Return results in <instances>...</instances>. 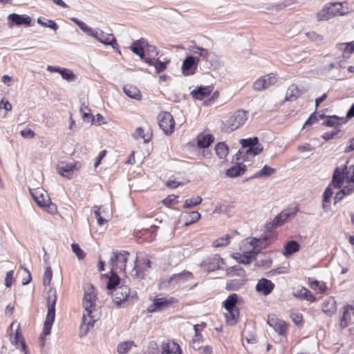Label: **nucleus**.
<instances>
[{"label":"nucleus","instance_id":"obj_1","mask_svg":"<svg viewBox=\"0 0 354 354\" xmlns=\"http://www.w3.org/2000/svg\"><path fill=\"white\" fill-rule=\"evenodd\" d=\"M241 148L234 156L233 160L236 165L226 171L229 177H236L241 175L246 170L248 165H250L252 159L260 154L263 149V146L259 143L257 138L241 139L240 140Z\"/></svg>","mask_w":354,"mask_h":354},{"label":"nucleus","instance_id":"obj_2","mask_svg":"<svg viewBox=\"0 0 354 354\" xmlns=\"http://www.w3.org/2000/svg\"><path fill=\"white\" fill-rule=\"evenodd\" d=\"M129 253L126 251L113 252L109 266H110V275H103L104 279L107 280L106 288L111 289L115 285L120 284V277L118 272L125 270L126 263L128 260Z\"/></svg>","mask_w":354,"mask_h":354},{"label":"nucleus","instance_id":"obj_3","mask_svg":"<svg viewBox=\"0 0 354 354\" xmlns=\"http://www.w3.org/2000/svg\"><path fill=\"white\" fill-rule=\"evenodd\" d=\"M96 301V295L92 288H88L85 291L83 299V306L85 312L82 316V323L80 326V335H86L92 328L95 322V319L93 317L92 313L95 310Z\"/></svg>","mask_w":354,"mask_h":354},{"label":"nucleus","instance_id":"obj_4","mask_svg":"<svg viewBox=\"0 0 354 354\" xmlns=\"http://www.w3.org/2000/svg\"><path fill=\"white\" fill-rule=\"evenodd\" d=\"M192 278L193 274L189 271L174 274L171 277H163L159 283V288L167 290L178 288L183 287L186 281L192 279Z\"/></svg>","mask_w":354,"mask_h":354},{"label":"nucleus","instance_id":"obj_5","mask_svg":"<svg viewBox=\"0 0 354 354\" xmlns=\"http://www.w3.org/2000/svg\"><path fill=\"white\" fill-rule=\"evenodd\" d=\"M57 298L56 290L55 288H50L48 292L47 297L48 312L42 332V335L44 336H47L50 334L51 328L55 322Z\"/></svg>","mask_w":354,"mask_h":354},{"label":"nucleus","instance_id":"obj_6","mask_svg":"<svg viewBox=\"0 0 354 354\" xmlns=\"http://www.w3.org/2000/svg\"><path fill=\"white\" fill-rule=\"evenodd\" d=\"M346 3H328L317 12V18L319 21L328 20L336 15H344L348 12V8L345 7Z\"/></svg>","mask_w":354,"mask_h":354},{"label":"nucleus","instance_id":"obj_7","mask_svg":"<svg viewBox=\"0 0 354 354\" xmlns=\"http://www.w3.org/2000/svg\"><path fill=\"white\" fill-rule=\"evenodd\" d=\"M30 192L37 204L41 208L50 214H54L57 212L56 205L50 201L48 194L43 188L30 189Z\"/></svg>","mask_w":354,"mask_h":354},{"label":"nucleus","instance_id":"obj_8","mask_svg":"<svg viewBox=\"0 0 354 354\" xmlns=\"http://www.w3.org/2000/svg\"><path fill=\"white\" fill-rule=\"evenodd\" d=\"M118 285H115L114 288L109 290H113L111 295L113 302L118 307H124L129 304L130 300L135 298L136 293V292H131L127 286L122 285L118 287Z\"/></svg>","mask_w":354,"mask_h":354},{"label":"nucleus","instance_id":"obj_9","mask_svg":"<svg viewBox=\"0 0 354 354\" xmlns=\"http://www.w3.org/2000/svg\"><path fill=\"white\" fill-rule=\"evenodd\" d=\"M268 238H248L245 239L241 245V250L243 253L248 254H252L254 258L255 256L259 253L260 250L268 246Z\"/></svg>","mask_w":354,"mask_h":354},{"label":"nucleus","instance_id":"obj_10","mask_svg":"<svg viewBox=\"0 0 354 354\" xmlns=\"http://www.w3.org/2000/svg\"><path fill=\"white\" fill-rule=\"evenodd\" d=\"M344 182H354V165L349 167H337L333 177V184L336 188L342 187Z\"/></svg>","mask_w":354,"mask_h":354},{"label":"nucleus","instance_id":"obj_11","mask_svg":"<svg viewBox=\"0 0 354 354\" xmlns=\"http://www.w3.org/2000/svg\"><path fill=\"white\" fill-rule=\"evenodd\" d=\"M248 120V112L238 110L225 122V126L228 131H233L241 127Z\"/></svg>","mask_w":354,"mask_h":354},{"label":"nucleus","instance_id":"obj_12","mask_svg":"<svg viewBox=\"0 0 354 354\" xmlns=\"http://www.w3.org/2000/svg\"><path fill=\"white\" fill-rule=\"evenodd\" d=\"M20 324L17 322H13L10 325V342L12 344L16 346L17 348H20L24 354H28V351L24 342V339L19 332Z\"/></svg>","mask_w":354,"mask_h":354},{"label":"nucleus","instance_id":"obj_13","mask_svg":"<svg viewBox=\"0 0 354 354\" xmlns=\"http://www.w3.org/2000/svg\"><path fill=\"white\" fill-rule=\"evenodd\" d=\"M158 121L160 128L167 135L173 133L175 127V122L170 113L162 111L158 116Z\"/></svg>","mask_w":354,"mask_h":354},{"label":"nucleus","instance_id":"obj_14","mask_svg":"<svg viewBox=\"0 0 354 354\" xmlns=\"http://www.w3.org/2000/svg\"><path fill=\"white\" fill-rule=\"evenodd\" d=\"M80 168L78 162L60 161L57 165V171L61 176L71 178L75 171Z\"/></svg>","mask_w":354,"mask_h":354},{"label":"nucleus","instance_id":"obj_15","mask_svg":"<svg viewBox=\"0 0 354 354\" xmlns=\"http://www.w3.org/2000/svg\"><path fill=\"white\" fill-rule=\"evenodd\" d=\"M200 59L197 57L188 56L183 62L181 66V72L184 76L194 75L198 68Z\"/></svg>","mask_w":354,"mask_h":354},{"label":"nucleus","instance_id":"obj_16","mask_svg":"<svg viewBox=\"0 0 354 354\" xmlns=\"http://www.w3.org/2000/svg\"><path fill=\"white\" fill-rule=\"evenodd\" d=\"M277 82V77L274 74L270 73L259 77L253 83V89L261 91L274 84Z\"/></svg>","mask_w":354,"mask_h":354},{"label":"nucleus","instance_id":"obj_17","mask_svg":"<svg viewBox=\"0 0 354 354\" xmlns=\"http://www.w3.org/2000/svg\"><path fill=\"white\" fill-rule=\"evenodd\" d=\"M176 301V300L174 297L156 298L153 300V304L149 306L147 310L151 313L160 311L167 308Z\"/></svg>","mask_w":354,"mask_h":354},{"label":"nucleus","instance_id":"obj_18","mask_svg":"<svg viewBox=\"0 0 354 354\" xmlns=\"http://www.w3.org/2000/svg\"><path fill=\"white\" fill-rule=\"evenodd\" d=\"M151 268V261L148 259L138 260L132 271L131 275L137 279H142Z\"/></svg>","mask_w":354,"mask_h":354},{"label":"nucleus","instance_id":"obj_19","mask_svg":"<svg viewBox=\"0 0 354 354\" xmlns=\"http://www.w3.org/2000/svg\"><path fill=\"white\" fill-rule=\"evenodd\" d=\"M268 324L279 335L282 336L286 335L288 325L283 320L279 319L275 317H268Z\"/></svg>","mask_w":354,"mask_h":354},{"label":"nucleus","instance_id":"obj_20","mask_svg":"<svg viewBox=\"0 0 354 354\" xmlns=\"http://www.w3.org/2000/svg\"><path fill=\"white\" fill-rule=\"evenodd\" d=\"M296 213H297L296 208H290V209L283 210L277 216H276L274 218V220L272 221V225L274 227L281 225L288 218H293L296 215Z\"/></svg>","mask_w":354,"mask_h":354},{"label":"nucleus","instance_id":"obj_21","mask_svg":"<svg viewBox=\"0 0 354 354\" xmlns=\"http://www.w3.org/2000/svg\"><path fill=\"white\" fill-rule=\"evenodd\" d=\"M257 292L266 296L270 295L274 288V284L267 279H261L256 285Z\"/></svg>","mask_w":354,"mask_h":354},{"label":"nucleus","instance_id":"obj_22","mask_svg":"<svg viewBox=\"0 0 354 354\" xmlns=\"http://www.w3.org/2000/svg\"><path fill=\"white\" fill-rule=\"evenodd\" d=\"M292 295L296 298L305 299L310 302L316 301V297L311 293V292L303 286L292 288Z\"/></svg>","mask_w":354,"mask_h":354},{"label":"nucleus","instance_id":"obj_23","mask_svg":"<svg viewBox=\"0 0 354 354\" xmlns=\"http://www.w3.org/2000/svg\"><path fill=\"white\" fill-rule=\"evenodd\" d=\"M46 69L49 72L59 73L62 75V78L68 82H73L76 79V76L73 72L68 68L55 66H48Z\"/></svg>","mask_w":354,"mask_h":354},{"label":"nucleus","instance_id":"obj_24","mask_svg":"<svg viewBox=\"0 0 354 354\" xmlns=\"http://www.w3.org/2000/svg\"><path fill=\"white\" fill-rule=\"evenodd\" d=\"M342 315L339 320V326L342 328L347 327L352 322V317L354 315V307L353 306H346L342 310Z\"/></svg>","mask_w":354,"mask_h":354},{"label":"nucleus","instance_id":"obj_25","mask_svg":"<svg viewBox=\"0 0 354 354\" xmlns=\"http://www.w3.org/2000/svg\"><path fill=\"white\" fill-rule=\"evenodd\" d=\"M98 41L104 45L112 46L113 49L117 50L119 53H121L116 39L113 34L106 33L102 30L100 38H98Z\"/></svg>","mask_w":354,"mask_h":354},{"label":"nucleus","instance_id":"obj_26","mask_svg":"<svg viewBox=\"0 0 354 354\" xmlns=\"http://www.w3.org/2000/svg\"><path fill=\"white\" fill-rule=\"evenodd\" d=\"M147 46V40L142 38L134 41L129 49L136 55H138L140 59H145V49Z\"/></svg>","mask_w":354,"mask_h":354},{"label":"nucleus","instance_id":"obj_27","mask_svg":"<svg viewBox=\"0 0 354 354\" xmlns=\"http://www.w3.org/2000/svg\"><path fill=\"white\" fill-rule=\"evenodd\" d=\"M224 264L223 259L218 254L209 258L206 262L208 271H214L221 269Z\"/></svg>","mask_w":354,"mask_h":354},{"label":"nucleus","instance_id":"obj_28","mask_svg":"<svg viewBox=\"0 0 354 354\" xmlns=\"http://www.w3.org/2000/svg\"><path fill=\"white\" fill-rule=\"evenodd\" d=\"M322 310L328 316H331L336 312V301L333 297H329L325 299L322 304Z\"/></svg>","mask_w":354,"mask_h":354},{"label":"nucleus","instance_id":"obj_29","mask_svg":"<svg viewBox=\"0 0 354 354\" xmlns=\"http://www.w3.org/2000/svg\"><path fill=\"white\" fill-rule=\"evenodd\" d=\"M162 354H181L180 346L174 341H167L162 344Z\"/></svg>","mask_w":354,"mask_h":354},{"label":"nucleus","instance_id":"obj_30","mask_svg":"<svg viewBox=\"0 0 354 354\" xmlns=\"http://www.w3.org/2000/svg\"><path fill=\"white\" fill-rule=\"evenodd\" d=\"M212 91L211 86H201L191 92L192 96L197 100H202L209 96Z\"/></svg>","mask_w":354,"mask_h":354},{"label":"nucleus","instance_id":"obj_31","mask_svg":"<svg viewBox=\"0 0 354 354\" xmlns=\"http://www.w3.org/2000/svg\"><path fill=\"white\" fill-rule=\"evenodd\" d=\"M8 19L9 21H12L13 24L17 26L22 24L30 26L31 22V19L29 16L20 15L15 13L8 15Z\"/></svg>","mask_w":354,"mask_h":354},{"label":"nucleus","instance_id":"obj_32","mask_svg":"<svg viewBox=\"0 0 354 354\" xmlns=\"http://www.w3.org/2000/svg\"><path fill=\"white\" fill-rule=\"evenodd\" d=\"M214 141L213 136L209 133H201L196 137V144L200 148L208 147Z\"/></svg>","mask_w":354,"mask_h":354},{"label":"nucleus","instance_id":"obj_33","mask_svg":"<svg viewBox=\"0 0 354 354\" xmlns=\"http://www.w3.org/2000/svg\"><path fill=\"white\" fill-rule=\"evenodd\" d=\"M124 93L130 98L136 100H141L142 94L140 90L135 86L127 84L123 87Z\"/></svg>","mask_w":354,"mask_h":354},{"label":"nucleus","instance_id":"obj_34","mask_svg":"<svg viewBox=\"0 0 354 354\" xmlns=\"http://www.w3.org/2000/svg\"><path fill=\"white\" fill-rule=\"evenodd\" d=\"M302 91L295 84L290 86L286 91L285 100L287 101H294L301 95Z\"/></svg>","mask_w":354,"mask_h":354},{"label":"nucleus","instance_id":"obj_35","mask_svg":"<svg viewBox=\"0 0 354 354\" xmlns=\"http://www.w3.org/2000/svg\"><path fill=\"white\" fill-rule=\"evenodd\" d=\"M133 137L136 140L142 139L145 143H147L151 140L152 134L149 130L145 132L143 128L138 127L133 133Z\"/></svg>","mask_w":354,"mask_h":354},{"label":"nucleus","instance_id":"obj_36","mask_svg":"<svg viewBox=\"0 0 354 354\" xmlns=\"http://www.w3.org/2000/svg\"><path fill=\"white\" fill-rule=\"evenodd\" d=\"M346 122V118L337 117L336 115L328 116L326 118L324 124L327 127H335L344 124Z\"/></svg>","mask_w":354,"mask_h":354},{"label":"nucleus","instance_id":"obj_37","mask_svg":"<svg viewBox=\"0 0 354 354\" xmlns=\"http://www.w3.org/2000/svg\"><path fill=\"white\" fill-rule=\"evenodd\" d=\"M233 259H234L238 263H243L245 265L250 264L252 260L254 259L252 254H248L245 253L241 252H235L232 254Z\"/></svg>","mask_w":354,"mask_h":354},{"label":"nucleus","instance_id":"obj_38","mask_svg":"<svg viewBox=\"0 0 354 354\" xmlns=\"http://www.w3.org/2000/svg\"><path fill=\"white\" fill-rule=\"evenodd\" d=\"M94 214L97 221L99 225H103L106 223V220L104 218L106 216L107 211L104 206H95Z\"/></svg>","mask_w":354,"mask_h":354},{"label":"nucleus","instance_id":"obj_39","mask_svg":"<svg viewBox=\"0 0 354 354\" xmlns=\"http://www.w3.org/2000/svg\"><path fill=\"white\" fill-rule=\"evenodd\" d=\"M338 48L343 51V57L348 58L350 54L354 53V41L349 43L339 44Z\"/></svg>","mask_w":354,"mask_h":354},{"label":"nucleus","instance_id":"obj_40","mask_svg":"<svg viewBox=\"0 0 354 354\" xmlns=\"http://www.w3.org/2000/svg\"><path fill=\"white\" fill-rule=\"evenodd\" d=\"M238 297L236 294H232L223 302V306L226 310H236L235 308Z\"/></svg>","mask_w":354,"mask_h":354},{"label":"nucleus","instance_id":"obj_41","mask_svg":"<svg viewBox=\"0 0 354 354\" xmlns=\"http://www.w3.org/2000/svg\"><path fill=\"white\" fill-rule=\"evenodd\" d=\"M299 245L295 241H288L285 245V250L283 252L284 256L290 255L299 250Z\"/></svg>","mask_w":354,"mask_h":354},{"label":"nucleus","instance_id":"obj_42","mask_svg":"<svg viewBox=\"0 0 354 354\" xmlns=\"http://www.w3.org/2000/svg\"><path fill=\"white\" fill-rule=\"evenodd\" d=\"M215 151L218 157L224 159L228 154V147L224 142H218L215 146Z\"/></svg>","mask_w":354,"mask_h":354},{"label":"nucleus","instance_id":"obj_43","mask_svg":"<svg viewBox=\"0 0 354 354\" xmlns=\"http://www.w3.org/2000/svg\"><path fill=\"white\" fill-rule=\"evenodd\" d=\"M226 311L227 312L225 313V317L226 318L227 323L229 325H234L238 320L239 310L236 309Z\"/></svg>","mask_w":354,"mask_h":354},{"label":"nucleus","instance_id":"obj_44","mask_svg":"<svg viewBox=\"0 0 354 354\" xmlns=\"http://www.w3.org/2000/svg\"><path fill=\"white\" fill-rule=\"evenodd\" d=\"M133 341H125L118 344L117 351L120 354L127 353L133 346H134Z\"/></svg>","mask_w":354,"mask_h":354},{"label":"nucleus","instance_id":"obj_45","mask_svg":"<svg viewBox=\"0 0 354 354\" xmlns=\"http://www.w3.org/2000/svg\"><path fill=\"white\" fill-rule=\"evenodd\" d=\"M275 172L274 168L270 166L265 165L261 170L258 171L254 175V178H263L270 176Z\"/></svg>","mask_w":354,"mask_h":354},{"label":"nucleus","instance_id":"obj_46","mask_svg":"<svg viewBox=\"0 0 354 354\" xmlns=\"http://www.w3.org/2000/svg\"><path fill=\"white\" fill-rule=\"evenodd\" d=\"M309 286L310 288L317 291L318 293H324L326 290L325 283L323 282H319L317 280L309 281Z\"/></svg>","mask_w":354,"mask_h":354},{"label":"nucleus","instance_id":"obj_47","mask_svg":"<svg viewBox=\"0 0 354 354\" xmlns=\"http://www.w3.org/2000/svg\"><path fill=\"white\" fill-rule=\"evenodd\" d=\"M203 201V199L201 196H196L194 198H191L189 199H187L183 205V208L189 209L194 207L197 206L201 204Z\"/></svg>","mask_w":354,"mask_h":354},{"label":"nucleus","instance_id":"obj_48","mask_svg":"<svg viewBox=\"0 0 354 354\" xmlns=\"http://www.w3.org/2000/svg\"><path fill=\"white\" fill-rule=\"evenodd\" d=\"M230 236L228 234L219 237L213 242V246L214 248L226 246L230 243Z\"/></svg>","mask_w":354,"mask_h":354},{"label":"nucleus","instance_id":"obj_49","mask_svg":"<svg viewBox=\"0 0 354 354\" xmlns=\"http://www.w3.org/2000/svg\"><path fill=\"white\" fill-rule=\"evenodd\" d=\"M226 273L228 276H244L245 271L239 266H234L227 269Z\"/></svg>","mask_w":354,"mask_h":354},{"label":"nucleus","instance_id":"obj_50","mask_svg":"<svg viewBox=\"0 0 354 354\" xmlns=\"http://www.w3.org/2000/svg\"><path fill=\"white\" fill-rule=\"evenodd\" d=\"M83 32L87 35L92 37L98 41V38H100V35L102 32V30L99 28L93 29L91 27L87 26Z\"/></svg>","mask_w":354,"mask_h":354},{"label":"nucleus","instance_id":"obj_51","mask_svg":"<svg viewBox=\"0 0 354 354\" xmlns=\"http://www.w3.org/2000/svg\"><path fill=\"white\" fill-rule=\"evenodd\" d=\"M53 278V272L50 266L46 268L44 277L43 285L45 286H49Z\"/></svg>","mask_w":354,"mask_h":354},{"label":"nucleus","instance_id":"obj_52","mask_svg":"<svg viewBox=\"0 0 354 354\" xmlns=\"http://www.w3.org/2000/svg\"><path fill=\"white\" fill-rule=\"evenodd\" d=\"M192 52L194 54L198 55L203 59H207L209 56V51L203 48L195 46L193 48Z\"/></svg>","mask_w":354,"mask_h":354},{"label":"nucleus","instance_id":"obj_53","mask_svg":"<svg viewBox=\"0 0 354 354\" xmlns=\"http://www.w3.org/2000/svg\"><path fill=\"white\" fill-rule=\"evenodd\" d=\"M333 190L330 187H327L324 192L323 208L326 209L328 207L327 203H329L330 199L333 196Z\"/></svg>","mask_w":354,"mask_h":354},{"label":"nucleus","instance_id":"obj_54","mask_svg":"<svg viewBox=\"0 0 354 354\" xmlns=\"http://www.w3.org/2000/svg\"><path fill=\"white\" fill-rule=\"evenodd\" d=\"M37 23L44 27H48L54 30H57L58 28V26L57 25V24L54 21L50 19L48 20L47 22H44L42 21L41 18H38Z\"/></svg>","mask_w":354,"mask_h":354},{"label":"nucleus","instance_id":"obj_55","mask_svg":"<svg viewBox=\"0 0 354 354\" xmlns=\"http://www.w3.org/2000/svg\"><path fill=\"white\" fill-rule=\"evenodd\" d=\"M169 62V61L162 62L157 59L154 65L156 73H160V72L165 71L167 68Z\"/></svg>","mask_w":354,"mask_h":354},{"label":"nucleus","instance_id":"obj_56","mask_svg":"<svg viewBox=\"0 0 354 354\" xmlns=\"http://www.w3.org/2000/svg\"><path fill=\"white\" fill-rule=\"evenodd\" d=\"M342 187L343 193H345L346 195H350L354 192V182H344Z\"/></svg>","mask_w":354,"mask_h":354},{"label":"nucleus","instance_id":"obj_57","mask_svg":"<svg viewBox=\"0 0 354 354\" xmlns=\"http://www.w3.org/2000/svg\"><path fill=\"white\" fill-rule=\"evenodd\" d=\"M73 252L76 254L79 259H82L85 257L84 252L80 248L78 244L73 243L71 245Z\"/></svg>","mask_w":354,"mask_h":354},{"label":"nucleus","instance_id":"obj_58","mask_svg":"<svg viewBox=\"0 0 354 354\" xmlns=\"http://www.w3.org/2000/svg\"><path fill=\"white\" fill-rule=\"evenodd\" d=\"M306 36L307 38L314 42H320L323 39V37L322 35H318L313 31L306 32Z\"/></svg>","mask_w":354,"mask_h":354},{"label":"nucleus","instance_id":"obj_59","mask_svg":"<svg viewBox=\"0 0 354 354\" xmlns=\"http://www.w3.org/2000/svg\"><path fill=\"white\" fill-rule=\"evenodd\" d=\"M203 342V337L202 335H194L192 339V347L195 350L201 348V343Z\"/></svg>","mask_w":354,"mask_h":354},{"label":"nucleus","instance_id":"obj_60","mask_svg":"<svg viewBox=\"0 0 354 354\" xmlns=\"http://www.w3.org/2000/svg\"><path fill=\"white\" fill-rule=\"evenodd\" d=\"M243 283H244V281L243 279H240V280H231L229 282H227V285L232 290H237L242 285H243Z\"/></svg>","mask_w":354,"mask_h":354},{"label":"nucleus","instance_id":"obj_61","mask_svg":"<svg viewBox=\"0 0 354 354\" xmlns=\"http://www.w3.org/2000/svg\"><path fill=\"white\" fill-rule=\"evenodd\" d=\"M201 216L198 212H192L188 214L187 218L189 220V223H194L200 220Z\"/></svg>","mask_w":354,"mask_h":354},{"label":"nucleus","instance_id":"obj_62","mask_svg":"<svg viewBox=\"0 0 354 354\" xmlns=\"http://www.w3.org/2000/svg\"><path fill=\"white\" fill-rule=\"evenodd\" d=\"M145 52H147V53L150 54L151 56L152 57H156L158 55V51L157 50L156 47L153 45H150L147 41Z\"/></svg>","mask_w":354,"mask_h":354},{"label":"nucleus","instance_id":"obj_63","mask_svg":"<svg viewBox=\"0 0 354 354\" xmlns=\"http://www.w3.org/2000/svg\"><path fill=\"white\" fill-rule=\"evenodd\" d=\"M14 271L10 270L6 273V279H5V285L6 287L10 288L13 282L14 279Z\"/></svg>","mask_w":354,"mask_h":354},{"label":"nucleus","instance_id":"obj_64","mask_svg":"<svg viewBox=\"0 0 354 354\" xmlns=\"http://www.w3.org/2000/svg\"><path fill=\"white\" fill-rule=\"evenodd\" d=\"M21 135L22 137L26 139H30L35 137V133L30 129L26 128L21 131Z\"/></svg>","mask_w":354,"mask_h":354}]
</instances>
